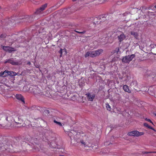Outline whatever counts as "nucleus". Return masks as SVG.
Instances as JSON below:
<instances>
[{"mask_svg":"<svg viewBox=\"0 0 156 156\" xmlns=\"http://www.w3.org/2000/svg\"><path fill=\"white\" fill-rule=\"evenodd\" d=\"M103 51V50L101 49H99L97 50L88 51L85 53L84 57L85 58H94L99 55Z\"/></svg>","mask_w":156,"mask_h":156,"instance_id":"1","label":"nucleus"},{"mask_svg":"<svg viewBox=\"0 0 156 156\" xmlns=\"http://www.w3.org/2000/svg\"><path fill=\"white\" fill-rule=\"evenodd\" d=\"M17 114L14 112H9L5 115L3 114V120L10 122L14 121V117Z\"/></svg>","mask_w":156,"mask_h":156,"instance_id":"2","label":"nucleus"},{"mask_svg":"<svg viewBox=\"0 0 156 156\" xmlns=\"http://www.w3.org/2000/svg\"><path fill=\"white\" fill-rule=\"evenodd\" d=\"M135 54H132L131 55H126V56L123 57L122 59V62L125 63H129V62L131 61L135 57Z\"/></svg>","mask_w":156,"mask_h":156,"instance_id":"3","label":"nucleus"},{"mask_svg":"<svg viewBox=\"0 0 156 156\" xmlns=\"http://www.w3.org/2000/svg\"><path fill=\"white\" fill-rule=\"evenodd\" d=\"M144 76L145 78H152L154 81L156 80V74L151 70L147 71Z\"/></svg>","mask_w":156,"mask_h":156,"instance_id":"4","label":"nucleus"},{"mask_svg":"<svg viewBox=\"0 0 156 156\" xmlns=\"http://www.w3.org/2000/svg\"><path fill=\"white\" fill-rule=\"evenodd\" d=\"M16 18L14 16H12L9 18L4 20L3 21L1 20L0 22V26L2 24H4V22H5V24L7 25L8 24L10 25L11 23H13L15 22Z\"/></svg>","mask_w":156,"mask_h":156,"instance_id":"5","label":"nucleus"},{"mask_svg":"<svg viewBox=\"0 0 156 156\" xmlns=\"http://www.w3.org/2000/svg\"><path fill=\"white\" fill-rule=\"evenodd\" d=\"M94 23L96 24L97 23L99 24L101 23L105 22L106 23V19L105 17L102 16H98L97 17L95 18L94 20Z\"/></svg>","mask_w":156,"mask_h":156,"instance_id":"6","label":"nucleus"},{"mask_svg":"<svg viewBox=\"0 0 156 156\" xmlns=\"http://www.w3.org/2000/svg\"><path fill=\"white\" fill-rule=\"evenodd\" d=\"M144 134V132H139L138 131L135 130L129 132L127 134L129 136L138 137L140 136L143 135Z\"/></svg>","mask_w":156,"mask_h":156,"instance_id":"7","label":"nucleus"},{"mask_svg":"<svg viewBox=\"0 0 156 156\" xmlns=\"http://www.w3.org/2000/svg\"><path fill=\"white\" fill-rule=\"evenodd\" d=\"M17 115L14 117V121L17 124H21L23 121L22 116H17Z\"/></svg>","mask_w":156,"mask_h":156,"instance_id":"8","label":"nucleus"},{"mask_svg":"<svg viewBox=\"0 0 156 156\" xmlns=\"http://www.w3.org/2000/svg\"><path fill=\"white\" fill-rule=\"evenodd\" d=\"M5 63H9L14 66H18L21 64V63L20 64L18 62H15V61H13L12 58H10L7 60L5 62Z\"/></svg>","mask_w":156,"mask_h":156,"instance_id":"9","label":"nucleus"},{"mask_svg":"<svg viewBox=\"0 0 156 156\" xmlns=\"http://www.w3.org/2000/svg\"><path fill=\"white\" fill-rule=\"evenodd\" d=\"M86 95L89 101H93L95 97V94H91V93H88L86 94Z\"/></svg>","mask_w":156,"mask_h":156,"instance_id":"10","label":"nucleus"},{"mask_svg":"<svg viewBox=\"0 0 156 156\" xmlns=\"http://www.w3.org/2000/svg\"><path fill=\"white\" fill-rule=\"evenodd\" d=\"M2 48L4 50L6 51H8L9 52H11L12 51H14L15 50L14 48L9 46H2Z\"/></svg>","mask_w":156,"mask_h":156,"instance_id":"11","label":"nucleus"},{"mask_svg":"<svg viewBox=\"0 0 156 156\" xmlns=\"http://www.w3.org/2000/svg\"><path fill=\"white\" fill-rule=\"evenodd\" d=\"M47 4H45L41 6L39 9H37L35 13L37 14H39L42 11H43L47 7Z\"/></svg>","mask_w":156,"mask_h":156,"instance_id":"12","label":"nucleus"},{"mask_svg":"<svg viewBox=\"0 0 156 156\" xmlns=\"http://www.w3.org/2000/svg\"><path fill=\"white\" fill-rule=\"evenodd\" d=\"M15 97L19 101H22L24 104L25 103L24 98L21 94H17L15 95Z\"/></svg>","mask_w":156,"mask_h":156,"instance_id":"13","label":"nucleus"},{"mask_svg":"<svg viewBox=\"0 0 156 156\" xmlns=\"http://www.w3.org/2000/svg\"><path fill=\"white\" fill-rule=\"evenodd\" d=\"M119 43L121 44V42L122 41L126 38V36L123 33H122L120 35L118 36Z\"/></svg>","mask_w":156,"mask_h":156,"instance_id":"14","label":"nucleus"},{"mask_svg":"<svg viewBox=\"0 0 156 156\" xmlns=\"http://www.w3.org/2000/svg\"><path fill=\"white\" fill-rule=\"evenodd\" d=\"M123 88L125 91L129 93H131V90L129 89V86L127 85H124L123 86Z\"/></svg>","mask_w":156,"mask_h":156,"instance_id":"15","label":"nucleus"},{"mask_svg":"<svg viewBox=\"0 0 156 156\" xmlns=\"http://www.w3.org/2000/svg\"><path fill=\"white\" fill-rule=\"evenodd\" d=\"M8 75V71L5 70L3 72L0 73V76L2 77H5Z\"/></svg>","mask_w":156,"mask_h":156,"instance_id":"16","label":"nucleus"},{"mask_svg":"<svg viewBox=\"0 0 156 156\" xmlns=\"http://www.w3.org/2000/svg\"><path fill=\"white\" fill-rule=\"evenodd\" d=\"M131 35H133L136 39H138L139 35L137 32L134 31H131Z\"/></svg>","mask_w":156,"mask_h":156,"instance_id":"17","label":"nucleus"},{"mask_svg":"<svg viewBox=\"0 0 156 156\" xmlns=\"http://www.w3.org/2000/svg\"><path fill=\"white\" fill-rule=\"evenodd\" d=\"M144 126L147 127L148 128L152 129L153 130H154V131L156 132V130H155L154 128H153V127H152L151 126H149V125L147 123H144Z\"/></svg>","mask_w":156,"mask_h":156,"instance_id":"18","label":"nucleus"},{"mask_svg":"<svg viewBox=\"0 0 156 156\" xmlns=\"http://www.w3.org/2000/svg\"><path fill=\"white\" fill-rule=\"evenodd\" d=\"M8 75L12 76H14L17 75V73L14 72L8 71Z\"/></svg>","mask_w":156,"mask_h":156,"instance_id":"19","label":"nucleus"},{"mask_svg":"<svg viewBox=\"0 0 156 156\" xmlns=\"http://www.w3.org/2000/svg\"><path fill=\"white\" fill-rule=\"evenodd\" d=\"M63 50L65 52H66V53H67L66 49H60V51H59V53L60 54V57H62V53Z\"/></svg>","mask_w":156,"mask_h":156,"instance_id":"20","label":"nucleus"},{"mask_svg":"<svg viewBox=\"0 0 156 156\" xmlns=\"http://www.w3.org/2000/svg\"><path fill=\"white\" fill-rule=\"evenodd\" d=\"M153 153H156V152L155 151H142V153L143 154H151Z\"/></svg>","mask_w":156,"mask_h":156,"instance_id":"21","label":"nucleus"},{"mask_svg":"<svg viewBox=\"0 0 156 156\" xmlns=\"http://www.w3.org/2000/svg\"><path fill=\"white\" fill-rule=\"evenodd\" d=\"M106 107L108 111H111V106L109 105L107 103L106 104Z\"/></svg>","mask_w":156,"mask_h":156,"instance_id":"22","label":"nucleus"},{"mask_svg":"<svg viewBox=\"0 0 156 156\" xmlns=\"http://www.w3.org/2000/svg\"><path fill=\"white\" fill-rule=\"evenodd\" d=\"M6 34H2L0 37L1 39H3L6 37Z\"/></svg>","mask_w":156,"mask_h":156,"instance_id":"23","label":"nucleus"},{"mask_svg":"<svg viewBox=\"0 0 156 156\" xmlns=\"http://www.w3.org/2000/svg\"><path fill=\"white\" fill-rule=\"evenodd\" d=\"M75 31L76 32L80 34H84L86 32V31L85 30H84V31H81V32L78 31H76V30H75Z\"/></svg>","mask_w":156,"mask_h":156,"instance_id":"24","label":"nucleus"},{"mask_svg":"<svg viewBox=\"0 0 156 156\" xmlns=\"http://www.w3.org/2000/svg\"><path fill=\"white\" fill-rule=\"evenodd\" d=\"M80 142L81 144H82L84 146V147H86L87 146V145H86V143L83 140H80Z\"/></svg>","mask_w":156,"mask_h":156,"instance_id":"25","label":"nucleus"},{"mask_svg":"<svg viewBox=\"0 0 156 156\" xmlns=\"http://www.w3.org/2000/svg\"><path fill=\"white\" fill-rule=\"evenodd\" d=\"M54 122L55 123H56L58 125H59V126H62V124H61V122H57V121H56L55 120H54Z\"/></svg>","mask_w":156,"mask_h":156,"instance_id":"26","label":"nucleus"},{"mask_svg":"<svg viewBox=\"0 0 156 156\" xmlns=\"http://www.w3.org/2000/svg\"><path fill=\"white\" fill-rule=\"evenodd\" d=\"M119 47H118L116 48L115 50H114L113 51L114 53H118V52L119 51Z\"/></svg>","mask_w":156,"mask_h":156,"instance_id":"27","label":"nucleus"},{"mask_svg":"<svg viewBox=\"0 0 156 156\" xmlns=\"http://www.w3.org/2000/svg\"><path fill=\"white\" fill-rule=\"evenodd\" d=\"M3 116H4L3 114H0V120H1L2 119L3 120Z\"/></svg>","mask_w":156,"mask_h":156,"instance_id":"28","label":"nucleus"},{"mask_svg":"<svg viewBox=\"0 0 156 156\" xmlns=\"http://www.w3.org/2000/svg\"><path fill=\"white\" fill-rule=\"evenodd\" d=\"M145 120L148 122H150L153 125V123L151 121V120L150 119L146 118L145 119Z\"/></svg>","mask_w":156,"mask_h":156,"instance_id":"29","label":"nucleus"},{"mask_svg":"<svg viewBox=\"0 0 156 156\" xmlns=\"http://www.w3.org/2000/svg\"><path fill=\"white\" fill-rule=\"evenodd\" d=\"M37 109L38 110L40 111V112H41V111H43V110L42 109V108L41 107H38V108H37Z\"/></svg>","mask_w":156,"mask_h":156,"instance_id":"30","label":"nucleus"},{"mask_svg":"<svg viewBox=\"0 0 156 156\" xmlns=\"http://www.w3.org/2000/svg\"><path fill=\"white\" fill-rule=\"evenodd\" d=\"M155 45H154V44H151V46L152 48H155L156 46H155Z\"/></svg>","mask_w":156,"mask_h":156,"instance_id":"31","label":"nucleus"},{"mask_svg":"<svg viewBox=\"0 0 156 156\" xmlns=\"http://www.w3.org/2000/svg\"><path fill=\"white\" fill-rule=\"evenodd\" d=\"M27 64L29 65H30L31 64V63L30 62H28Z\"/></svg>","mask_w":156,"mask_h":156,"instance_id":"32","label":"nucleus"},{"mask_svg":"<svg viewBox=\"0 0 156 156\" xmlns=\"http://www.w3.org/2000/svg\"><path fill=\"white\" fill-rule=\"evenodd\" d=\"M119 2H118V3H117V4L118 5H120L122 3V2H121V3H119Z\"/></svg>","mask_w":156,"mask_h":156,"instance_id":"33","label":"nucleus"},{"mask_svg":"<svg viewBox=\"0 0 156 156\" xmlns=\"http://www.w3.org/2000/svg\"><path fill=\"white\" fill-rule=\"evenodd\" d=\"M133 83H135L136 84V85L137 84V82H133Z\"/></svg>","mask_w":156,"mask_h":156,"instance_id":"34","label":"nucleus"},{"mask_svg":"<svg viewBox=\"0 0 156 156\" xmlns=\"http://www.w3.org/2000/svg\"><path fill=\"white\" fill-rule=\"evenodd\" d=\"M77 0H73V2H74V1H76Z\"/></svg>","mask_w":156,"mask_h":156,"instance_id":"35","label":"nucleus"},{"mask_svg":"<svg viewBox=\"0 0 156 156\" xmlns=\"http://www.w3.org/2000/svg\"><path fill=\"white\" fill-rule=\"evenodd\" d=\"M10 42H13V41H10Z\"/></svg>","mask_w":156,"mask_h":156,"instance_id":"36","label":"nucleus"},{"mask_svg":"<svg viewBox=\"0 0 156 156\" xmlns=\"http://www.w3.org/2000/svg\"><path fill=\"white\" fill-rule=\"evenodd\" d=\"M155 115L156 116V114H155Z\"/></svg>","mask_w":156,"mask_h":156,"instance_id":"37","label":"nucleus"},{"mask_svg":"<svg viewBox=\"0 0 156 156\" xmlns=\"http://www.w3.org/2000/svg\"><path fill=\"white\" fill-rule=\"evenodd\" d=\"M155 46H156V44H155Z\"/></svg>","mask_w":156,"mask_h":156,"instance_id":"38","label":"nucleus"},{"mask_svg":"<svg viewBox=\"0 0 156 156\" xmlns=\"http://www.w3.org/2000/svg\"><path fill=\"white\" fill-rule=\"evenodd\" d=\"M155 8H156V6L155 7Z\"/></svg>","mask_w":156,"mask_h":156,"instance_id":"39","label":"nucleus"}]
</instances>
